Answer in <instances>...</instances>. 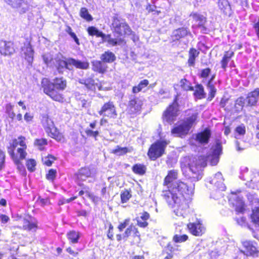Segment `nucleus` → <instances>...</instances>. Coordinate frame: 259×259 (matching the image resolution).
I'll list each match as a JSON object with an SVG mask.
<instances>
[{
  "label": "nucleus",
  "instance_id": "1",
  "mask_svg": "<svg viewBox=\"0 0 259 259\" xmlns=\"http://www.w3.org/2000/svg\"><path fill=\"white\" fill-rule=\"evenodd\" d=\"M178 174L177 170L168 171L163 181L161 195L177 217L184 218L189 207L187 197L193 193L194 185L189 186L180 180L172 183L177 179Z\"/></svg>",
  "mask_w": 259,
  "mask_h": 259
},
{
  "label": "nucleus",
  "instance_id": "2",
  "mask_svg": "<svg viewBox=\"0 0 259 259\" xmlns=\"http://www.w3.org/2000/svg\"><path fill=\"white\" fill-rule=\"evenodd\" d=\"M222 151V146L219 141H217L215 145L210 149V153L206 157L202 156H186L182 158V170L188 179L192 182L197 181L202 178V168L206 165V161H209L211 165H217L219 161Z\"/></svg>",
  "mask_w": 259,
  "mask_h": 259
},
{
  "label": "nucleus",
  "instance_id": "3",
  "mask_svg": "<svg viewBox=\"0 0 259 259\" xmlns=\"http://www.w3.org/2000/svg\"><path fill=\"white\" fill-rule=\"evenodd\" d=\"M41 86L44 92L53 100L62 102L63 97L59 91H63L67 86V81L63 77H56L53 82H51L48 78H44L41 81Z\"/></svg>",
  "mask_w": 259,
  "mask_h": 259
},
{
  "label": "nucleus",
  "instance_id": "4",
  "mask_svg": "<svg viewBox=\"0 0 259 259\" xmlns=\"http://www.w3.org/2000/svg\"><path fill=\"white\" fill-rule=\"evenodd\" d=\"M188 116V117L174 126L171 130L172 135L183 138L189 133L193 125L196 123L198 113L196 111L192 113H189Z\"/></svg>",
  "mask_w": 259,
  "mask_h": 259
},
{
  "label": "nucleus",
  "instance_id": "5",
  "mask_svg": "<svg viewBox=\"0 0 259 259\" xmlns=\"http://www.w3.org/2000/svg\"><path fill=\"white\" fill-rule=\"evenodd\" d=\"M112 28L114 36L117 37L125 35H131L133 32L126 21L117 16L113 18Z\"/></svg>",
  "mask_w": 259,
  "mask_h": 259
},
{
  "label": "nucleus",
  "instance_id": "6",
  "mask_svg": "<svg viewBox=\"0 0 259 259\" xmlns=\"http://www.w3.org/2000/svg\"><path fill=\"white\" fill-rule=\"evenodd\" d=\"M169 143V140L164 138H160L159 140L153 144L149 148L148 152L149 158L155 160L161 156L164 152L165 148Z\"/></svg>",
  "mask_w": 259,
  "mask_h": 259
},
{
  "label": "nucleus",
  "instance_id": "7",
  "mask_svg": "<svg viewBox=\"0 0 259 259\" xmlns=\"http://www.w3.org/2000/svg\"><path fill=\"white\" fill-rule=\"evenodd\" d=\"M25 141L26 138L23 136H20L17 139H14L12 143L10 144V147H8V152L9 153V150L10 149L14 152L16 148L19 145L21 147L17 149L16 154H19L21 159H25L26 155L25 150L27 148Z\"/></svg>",
  "mask_w": 259,
  "mask_h": 259
},
{
  "label": "nucleus",
  "instance_id": "8",
  "mask_svg": "<svg viewBox=\"0 0 259 259\" xmlns=\"http://www.w3.org/2000/svg\"><path fill=\"white\" fill-rule=\"evenodd\" d=\"M178 111V103L176 99L164 112L163 115V120L168 123H172L176 119Z\"/></svg>",
  "mask_w": 259,
  "mask_h": 259
},
{
  "label": "nucleus",
  "instance_id": "9",
  "mask_svg": "<svg viewBox=\"0 0 259 259\" xmlns=\"http://www.w3.org/2000/svg\"><path fill=\"white\" fill-rule=\"evenodd\" d=\"M98 113L100 115L113 119L116 118L117 115L115 107L113 103L110 101L105 103L99 111Z\"/></svg>",
  "mask_w": 259,
  "mask_h": 259
},
{
  "label": "nucleus",
  "instance_id": "10",
  "mask_svg": "<svg viewBox=\"0 0 259 259\" xmlns=\"http://www.w3.org/2000/svg\"><path fill=\"white\" fill-rule=\"evenodd\" d=\"M190 17L192 18L193 21L195 22L193 27L200 29L201 32L203 33H206L207 29L205 26V24L206 22V17L197 13H192Z\"/></svg>",
  "mask_w": 259,
  "mask_h": 259
},
{
  "label": "nucleus",
  "instance_id": "11",
  "mask_svg": "<svg viewBox=\"0 0 259 259\" xmlns=\"http://www.w3.org/2000/svg\"><path fill=\"white\" fill-rule=\"evenodd\" d=\"M237 192H240V191L231 192V195L230 196L229 201L230 203L235 206L236 211L242 213L244 210V203L242 196L238 195Z\"/></svg>",
  "mask_w": 259,
  "mask_h": 259
},
{
  "label": "nucleus",
  "instance_id": "12",
  "mask_svg": "<svg viewBox=\"0 0 259 259\" xmlns=\"http://www.w3.org/2000/svg\"><path fill=\"white\" fill-rule=\"evenodd\" d=\"M187 227L190 233L196 236H201L205 231L204 227L200 221L195 223H190L187 225Z\"/></svg>",
  "mask_w": 259,
  "mask_h": 259
},
{
  "label": "nucleus",
  "instance_id": "13",
  "mask_svg": "<svg viewBox=\"0 0 259 259\" xmlns=\"http://www.w3.org/2000/svg\"><path fill=\"white\" fill-rule=\"evenodd\" d=\"M13 8H16L20 14L25 13L28 10V5L24 0H5Z\"/></svg>",
  "mask_w": 259,
  "mask_h": 259
},
{
  "label": "nucleus",
  "instance_id": "14",
  "mask_svg": "<svg viewBox=\"0 0 259 259\" xmlns=\"http://www.w3.org/2000/svg\"><path fill=\"white\" fill-rule=\"evenodd\" d=\"M188 35H191V33L189 29L182 27L174 30L171 35V38L173 41L180 40L181 39L185 38Z\"/></svg>",
  "mask_w": 259,
  "mask_h": 259
},
{
  "label": "nucleus",
  "instance_id": "15",
  "mask_svg": "<svg viewBox=\"0 0 259 259\" xmlns=\"http://www.w3.org/2000/svg\"><path fill=\"white\" fill-rule=\"evenodd\" d=\"M210 184L213 185L215 188L220 191H225L226 187L224 184V179L222 174L218 172L215 174L212 179L209 180Z\"/></svg>",
  "mask_w": 259,
  "mask_h": 259
},
{
  "label": "nucleus",
  "instance_id": "16",
  "mask_svg": "<svg viewBox=\"0 0 259 259\" xmlns=\"http://www.w3.org/2000/svg\"><path fill=\"white\" fill-rule=\"evenodd\" d=\"M21 53L24 55L25 59L29 64H31L33 60V50L32 49L30 42L26 41L24 44L21 49Z\"/></svg>",
  "mask_w": 259,
  "mask_h": 259
},
{
  "label": "nucleus",
  "instance_id": "17",
  "mask_svg": "<svg viewBox=\"0 0 259 259\" xmlns=\"http://www.w3.org/2000/svg\"><path fill=\"white\" fill-rule=\"evenodd\" d=\"M244 249L241 251L246 255H255L257 254L256 243L250 241L242 242Z\"/></svg>",
  "mask_w": 259,
  "mask_h": 259
},
{
  "label": "nucleus",
  "instance_id": "18",
  "mask_svg": "<svg viewBox=\"0 0 259 259\" xmlns=\"http://www.w3.org/2000/svg\"><path fill=\"white\" fill-rule=\"evenodd\" d=\"M20 224L19 228H22L25 230L31 232H35L37 229V224L35 220L31 219L30 220L27 219H22L20 221Z\"/></svg>",
  "mask_w": 259,
  "mask_h": 259
},
{
  "label": "nucleus",
  "instance_id": "19",
  "mask_svg": "<svg viewBox=\"0 0 259 259\" xmlns=\"http://www.w3.org/2000/svg\"><path fill=\"white\" fill-rule=\"evenodd\" d=\"M14 52L13 44L11 41H0V53L1 55H10Z\"/></svg>",
  "mask_w": 259,
  "mask_h": 259
},
{
  "label": "nucleus",
  "instance_id": "20",
  "mask_svg": "<svg viewBox=\"0 0 259 259\" xmlns=\"http://www.w3.org/2000/svg\"><path fill=\"white\" fill-rule=\"evenodd\" d=\"M218 6L224 15L230 16L233 13L231 6L228 0H218Z\"/></svg>",
  "mask_w": 259,
  "mask_h": 259
},
{
  "label": "nucleus",
  "instance_id": "21",
  "mask_svg": "<svg viewBox=\"0 0 259 259\" xmlns=\"http://www.w3.org/2000/svg\"><path fill=\"white\" fill-rule=\"evenodd\" d=\"M41 121L47 133L49 134L51 132H55L56 127L54 122L47 114L42 115Z\"/></svg>",
  "mask_w": 259,
  "mask_h": 259
},
{
  "label": "nucleus",
  "instance_id": "22",
  "mask_svg": "<svg viewBox=\"0 0 259 259\" xmlns=\"http://www.w3.org/2000/svg\"><path fill=\"white\" fill-rule=\"evenodd\" d=\"M211 136L210 131L206 128L203 131L198 133L195 136V140L199 143L205 144L208 143Z\"/></svg>",
  "mask_w": 259,
  "mask_h": 259
},
{
  "label": "nucleus",
  "instance_id": "23",
  "mask_svg": "<svg viewBox=\"0 0 259 259\" xmlns=\"http://www.w3.org/2000/svg\"><path fill=\"white\" fill-rule=\"evenodd\" d=\"M259 98V88H256L254 91L248 93L246 98L247 102V106H255Z\"/></svg>",
  "mask_w": 259,
  "mask_h": 259
},
{
  "label": "nucleus",
  "instance_id": "24",
  "mask_svg": "<svg viewBox=\"0 0 259 259\" xmlns=\"http://www.w3.org/2000/svg\"><path fill=\"white\" fill-rule=\"evenodd\" d=\"M69 62V58L66 60L58 59L56 61V68L58 72L60 74H63L64 70L67 69L72 70L73 68L71 66L70 64L68 62Z\"/></svg>",
  "mask_w": 259,
  "mask_h": 259
},
{
  "label": "nucleus",
  "instance_id": "25",
  "mask_svg": "<svg viewBox=\"0 0 259 259\" xmlns=\"http://www.w3.org/2000/svg\"><path fill=\"white\" fill-rule=\"evenodd\" d=\"M142 103L138 98L131 99L128 104V108L132 113H135L140 111Z\"/></svg>",
  "mask_w": 259,
  "mask_h": 259
},
{
  "label": "nucleus",
  "instance_id": "26",
  "mask_svg": "<svg viewBox=\"0 0 259 259\" xmlns=\"http://www.w3.org/2000/svg\"><path fill=\"white\" fill-rule=\"evenodd\" d=\"M68 63L70 64L71 66H73L80 69H88L90 66L89 63L88 61H81L72 58H69Z\"/></svg>",
  "mask_w": 259,
  "mask_h": 259
},
{
  "label": "nucleus",
  "instance_id": "27",
  "mask_svg": "<svg viewBox=\"0 0 259 259\" xmlns=\"http://www.w3.org/2000/svg\"><path fill=\"white\" fill-rule=\"evenodd\" d=\"M93 77L94 75H92L88 78L80 79L78 81L80 83L84 84L88 90L93 91L96 89V83Z\"/></svg>",
  "mask_w": 259,
  "mask_h": 259
},
{
  "label": "nucleus",
  "instance_id": "28",
  "mask_svg": "<svg viewBox=\"0 0 259 259\" xmlns=\"http://www.w3.org/2000/svg\"><path fill=\"white\" fill-rule=\"evenodd\" d=\"M92 69L94 71L100 73H104L107 69V65L101 61H94L92 62Z\"/></svg>",
  "mask_w": 259,
  "mask_h": 259
},
{
  "label": "nucleus",
  "instance_id": "29",
  "mask_svg": "<svg viewBox=\"0 0 259 259\" xmlns=\"http://www.w3.org/2000/svg\"><path fill=\"white\" fill-rule=\"evenodd\" d=\"M244 180L247 181V182H250L249 187L254 189L255 188H259V171H255L252 173L251 178L250 180L246 179H243Z\"/></svg>",
  "mask_w": 259,
  "mask_h": 259
},
{
  "label": "nucleus",
  "instance_id": "30",
  "mask_svg": "<svg viewBox=\"0 0 259 259\" xmlns=\"http://www.w3.org/2000/svg\"><path fill=\"white\" fill-rule=\"evenodd\" d=\"M92 172L88 167H83L79 169L77 174V179L81 181H85L91 176Z\"/></svg>",
  "mask_w": 259,
  "mask_h": 259
},
{
  "label": "nucleus",
  "instance_id": "31",
  "mask_svg": "<svg viewBox=\"0 0 259 259\" xmlns=\"http://www.w3.org/2000/svg\"><path fill=\"white\" fill-rule=\"evenodd\" d=\"M102 39L103 42H107L109 45L111 46H115L119 45L122 41L120 38L117 37L115 38H112L110 34L106 35L104 34Z\"/></svg>",
  "mask_w": 259,
  "mask_h": 259
},
{
  "label": "nucleus",
  "instance_id": "32",
  "mask_svg": "<svg viewBox=\"0 0 259 259\" xmlns=\"http://www.w3.org/2000/svg\"><path fill=\"white\" fill-rule=\"evenodd\" d=\"M199 52L194 48H191L189 52V59L188 64L189 66H194L195 62V59L198 56Z\"/></svg>",
  "mask_w": 259,
  "mask_h": 259
},
{
  "label": "nucleus",
  "instance_id": "33",
  "mask_svg": "<svg viewBox=\"0 0 259 259\" xmlns=\"http://www.w3.org/2000/svg\"><path fill=\"white\" fill-rule=\"evenodd\" d=\"M193 91H194V95L197 99H202L205 98L206 94L202 84H196Z\"/></svg>",
  "mask_w": 259,
  "mask_h": 259
},
{
  "label": "nucleus",
  "instance_id": "34",
  "mask_svg": "<svg viewBox=\"0 0 259 259\" xmlns=\"http://www.w3.org/2000/svg\"><path fill=\"white\" fill-rule=\"evenodd\" d=\"M116 57L111 52L106 51L101 56V59L104 62L112 63L115 61Z\"/></svg>",
  "mask_w": 259,
  "mask_h": 259
},
{
  "label": "nucleus",
  "instance_id": "35",
  "mask_svg": "<svg viewBox=\"0 0 259 259\" xmlns=\"http://www.w3.org/2000/svg\"><path fill=\"white\" fill-rule=\"evenodd\" d=\"M9 154L11 155V158L17 165L18 169L20 170H23L24 166L20 162V160L21 159L20 158V155H19V154L15 155V153L11 149L9 150Z\"/></svg>",
  "mask_w": 259,
  "mask_h": 259
},
{
  "label": "nucleus",
  "instance_id": "36",
  "mask_svg": "<svg viewBox=\"0 0 259 259\" xmlns=\"http://www.w3.org/2000/svg\"><path fill=\"white\" fill-rule=\"evenodd\" d=\"M68 239L71 243H76L78 242L80 238V234L75 231H71L67 234Z\"/></svg>",
  "mask_w": 259,
  "mask_h": 259
},
{
  "label": "nucleus",
  "instance_id": "37",
  "mask_svg": "<svg viewBox=\"0 0 259 259\" xmlns=\"http://www.w3.org/2000/svg\"><path fill=\"white\" fill-rule=\"evenodd\" d=\"M245 100L243 97H240L236 99L234 106L236 112L238 113L242 110L245 105Z\"/></svg>",
  "mask_w": 259,
  "mask_h": 259
},
{
  "label": "nucleus",
  "instance_id": "38",
  "mask_svg": "<svg viewBox=\"0 0 259 259\" xmlns=\"http://www.w3.org/2000/svg\"><path fill=\"white\" fill-rule=\"evenodd\" d=\"M79 16L87 22H90L93 20L92 16L89 13L88 10L85 7H82L80 9Z\"/></svg>",
  "mask_w": 259,
  "mask_h": 259
},
{
  "label": "nucleus",
  "instance_id": "39",
  "mask_svg": "<svg viewBox=\"0 0 259 259\" xmlns=\"http://www.w3.org/2000/svg\"><path fill=\"white\" fill-rule=\"evenodd\" d=\"M132 170L133 172L136 174L143 175H144L146 170V166L142 164H136L133 167Z\"/></svg>",
  "mask_w": 259,
  "mask_h": 259
},
{
  "label": "nucleus",
  "instance_id": "40",
  "mask_svg": "<svg viewBox=\"0 0 259 259\" xmlns=\"http://www.w3.org/2000/svg\"><path fill=\"white\" fill-rule=\"evenodd\" d=\"M87 30L90 35H96L97 37H101L102 38L104 36V33L94 26L89 27Z\"/></svg>",
  "mask_w": 259,
  "mask_h": 259
},
{
  "label": "nucleus",
  "instance_id": "41",
  "mask_svg": "<svg viewBox=\"0 0 259 259\" xmlns=\"http://www.w3.org/2000/svg\"><path fill=\"white\" fill-rule=\"evenodd\" d=\"M85 95L80 94L79 93H76L75 98L77 101L79 102V104L81 105L82 107L85 108L87 107V101L85 99Z\"/></svg>",
  "mask_w": 259,
  "mask_h": 259
},
{
  "label": "nucleus",
  "instance_id": "42",
  "mask_svg": "<svg viewBox=\"0 0 259 259\" xmlns=\"http://www.w3.org/2000/svg\"><path fill=\"white\" fill-rule=\"evenodd\" d=\"M181 87L185 91H193L194 88L191 86L190 82L186 79H182L180 81Z\"/></svg>",
  "mask_w": 259,
  "mask_h": 259
},
{
  "label": "nucleus",
  "instance_id": "43",
  "mask_svg": "<svg viewBox=\"0 0 259 259\" xmlns=\"http://www.w3.org/2000/svg\"><path fill=\"white\" fill-rule=\"evenodd\" d=\"M129 152L130 151L127 148L121 147L119 146H117L116 148L112 151L113 153L117 155H122Z\"/></svg>",
  "mask_w": 259,
  "mask_h": 259
},
{
  "label": "nucleus",
  "instance_id": "44",
  "mask_svg": "<svg viewBox=\"0 0 259 259\" xmlns=\"http://www.w3.org/2000/svg\"><path fill=\"white\" fill-rule=\"evenodd\" d=\"M251 219L253 223L259 226V207L252 210Z\"/></svg>",
  "mask_w": 259,
  "mask_h": 259
},
{
  "label": "nucleus",
  "instance_id": "45",
  "mask_svg": "<svg viewBox=\"0 0 259 259\" xmlns=\"http://www.w3.org/2000/svg\"><path fill=\"white\" fill-rule=\"evenodd\" d=\"M207 88L209 90L208 96L207 100L208 101H211L215 97L217 89H215L214 85H207Z\"/></svg>",
  "mask_w": 259,
  "mask_h": 259
},
{
  "label": "nucleus",
  "instance_id": "46",
  "mask_svg": "<svg viewBox=\"0 0 259 259\" xmlns=\"http://www.w3.org/2000/svg\"><path fill=\"white\" fill-rule=\"evenodd\" d=\"M237 135L235 136L236 139H239V136H243L245 133V127L244 125L242 124L237 126L235 129Z\"/></svg>",
  "mask_w": 259,
  "mask_h": 259
},
{
  "label": "nucleus",
  "instance_id": "47",
  "mask_svg": "<svg viewBox=\"0 0 259 259\" xmlns=\"http://www.w3.org/2000/svg\"><path fill=\"white\" fill-rule=\"evenodd\" d=\"M188 238V237L186 235H175L173 237V241L176 243H182L186 241Z\"/></svg>",
  "mask_w": 259,
  "mask_h": 259
},
{
  "label": "nucleus",
  "instance_id": "48",
  "mask_svg": "<svg viewBox=\"0 0 259 259\" xmlns=\"http://www.w3.org/2000/svg\"><path fill=\"white\" fill-rule=\"evenodd\" d=\"M120 197L122 203H125L131 197V195L130 192L126 190L121 193Z\"/></svg>",
  "mask_w": 259,
  "mask_h": 259
},
{
  "label": "nucleus",
  "instance_id": "49",
  "mask_svg": "<svg viewBox=\"0 0 259 259\" xmlns=\"http://www.w3.org/2000/svg\"><path fill=\"white\" fill-rule=\"evenodd\" d=\"M50 136L53 138L55 139L56 140L61 141L63 139L62 136L59 134L58 130L56 128L55 132H51L49 134Z\"/></svg>",
  "mask_w": 259,
  "mask_h": 259
},
{
  "label": "nucleus",
  "instance_id": "50",
  "mask_svg": "<svg viewBox=\"0 0 259 259\" xmlns=\"http://www.w3.org/2000/svg\"><path fill=\"white\" fill-rule=\"evenodd\" d=\"M34 144L41 150L43 149L42 147L47 144V141L45 139H36L34 142Z\"/></svg>",
  "mask_w": 259,
  "mask_h": 259
},
{
  "label": "nucleus",
  "instance_id": "51",
  "mask_svg": "<svg viewBox=\"0 0 259 259\" xmlns=\"http://www.w3.org/2000/svg\"><path fill=\"white\" fill-rule=\"evenodd\" d=\"M56 170L53 169H50L47 175V179L49 180L53 181L56 178Z\"/></svg>",
  "mask_w": 259,
  "mask_h": 259
},
{
  "label": "nucleus",
  "instance_id": "52",
  "mask_svg": "<svg viewBox=\"0 0 259 259\" xmlns=\"http://www.w3.org/2000/svg\"><path fill=\"white\" fill-rule=\"evenodd\" d=\"M135 230V226L133 225H131L129 226L124 232L123 235V238H126L129 236H130L133 232V230Z\"/></svg>",
  "mask_w": 259,
  "mask_h": 259
},
{
  "label": "nucleus",
  "instance_id": "53",
  "mask_svg": "<svg viewBox=\"0 0 259 259\" xmlns=\"http://www.w3.org/2000/svg\"><path fill=\"white\" fill-rule=\"evenodd\" d=\"M5 153L0 149V170L4 167L5 162Z\"/></svg>",
  "mask_w": 259,
  "mask_h": 259
},
{
  "label": "nucleus",
  "instance_id": "54",
  "mask_svg": "<svg viewBox=\"0 0 259 259\" xmlns=\"http://www.w3.org/2000/svg\"><path fill=\"white\" fill-rule=\"evenodd\" d=\"M54 160L55 157L52 155H49L47 157L42 159L44 163L48 166H51Z\"/></svg>",
  "mask_w": 259,
  "mask_h": 259
},
{
  "label": "nucleus",
  "instance_id": "55",
  "mask_svg": "<svg viewBox=\"0 0 259 259\" xmlns=\"http://www.w3.org/2000/svg\"><path fill=\"white\" fill-rule=\"evenodd\" d=\"M35 165V161L33 159L28 160L26 164L28 169L30 171H34Z\"/></svg>",
  "mask_w": 259,
  "mask_h": 259
},
{
  "label": "nucleus",
  "instance_id": "56",
  "mask_svg": "<svg viewBox=\"0 0 259 259\" xmlns=\"http://www.w3.org/2000/svg\"><path fill=\"white\" fill-rule=\"evenodd\" d=\"M247 197L252 204L258 203V199L256 195L249 194L247 195Z\"/></svg>",
  "mask_w": 259,
  "mask_h": 259
},
{
  "label": "nucleus",
  "instance_id": "57",
  "mask_svg": "<svg viewBox=\"0 0 259 259\" xmlns=\"http://www.w3.org/2000/svg\"><path fill=\"white\" fill-rule=\"evenodd\" d=\"M210 72L211 70L208 68L203 69L201 71L200 77L202 78H206L209 75Z\"/></svg>",
  "mask_w": 259,
  "mask_h": 259
},
{
  "label": "nucleus",
  "instance_id": "58",
  "mask_svg": "<svg viewBox=\"0 0 259 259\" xmlns=\"http://www.w3.org/2000/svg\"><path fill=\"white\" fill-rule=\"evenodd\" d=\"M87 195L90 199L95 204H98L101 201V198L98 196L90 193H88Z\"/></svg>",
  "mask_w": 259,
  "mask_h": 259
},
{
  "label": "nucleus",
  "instance_id": "59",
  "mask_svg": "<svg viewBox=\"0 0 259 259\" xmlns=\"http://www.w3.org/2000/svg\"><path fill=\"white\" fill-rule=\"evenodd\" d=\"M129 222H130L129 219H126L124 221V222L123 223H120L118 227V229H119V230L120 232L122 231L123 230L124 228H125L128 225Z\"/></svg>",
  "mask_w": 259,
  "mask_h": 259
},
{
  "label": "nucleus",
  "instance_id": "60",
  "mask_svg": "<svg viewBox=\"0 0 259 259\" xmlns=\"http://www.w3.org/2000/svg\"><path fill=\"white\" fill-rule=\"evenodd\" d=\"M150 218L149 214L147 212H144L140 213V216L138 219H140L142 221H147Z\"/></svg>",
  "mask_w": 259,
  "mask_h": 259
},
{
  "label": "nucleus",
  "instance_id": "61",
  "mask_svg": "<svg viewBox=\"0 0 259 259\" xmlns=\"http://www.w3.org/2000/svg\"><path fill=\"white\" fill-rule=\"evenodd\" d=\"M230 59L226 58L225 57H223V59L221 62V67L223 69L225 70L227 67L228 62H229Z\"/></svg>",
  "mask_w": 259,
  "mask_h": 259
},
{
  "label": "nucleus",
  "instance_id": "62",
  "mask_svg": "<svg viewBox=\"0 0 259 259\" xmlns=\"http://www.w3.org/2000/svg\"><path fill=\"white\" fill-rule=\"evenodd\" d=\"M42 58L44 62L47 64L49 65L52 59V57L49 54H45L42 56Z\"/></svg>",
  "mask_w": 259,
  "mask_h": 259
},
{
  "label": "nucleus",
  "instance_id": "63",
  "mask_svg": "<svg viewBox=\"0 0 259 259\" xmlns=\"http://www.w3.org/2000/svg\"><path fill=\"white\" fill-rule=\"evenodd\" d=\"M167 249L170 252H174L176 250H179V247L178 245L175 244L172 245L171 244H168L167 246Z\"/></svg>",
  "mask_w": 259,
  "mask_h": 259
},
{
  "label": "nucleus",
  "instance_id": "64",
  "mask_svg": "<svg viewBox=\"0 0 259 259\" xmlns=\"http://www.w3.org/2000/svg\"><path fill=\"white\" fill-rule=\"evenodd\" d=\"M149 84V81L147 79H144L143 80H142L140 83L138 85V86L139 87V88H140V89L142 90L143 89H144V88H145L146 87H147L148 85V84Z\"/></svg>",
  "mask_w": 259,
  "mask_h": 259
}]
</instances>
